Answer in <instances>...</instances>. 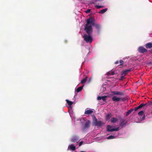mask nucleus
I'll return each instance as SVG.
<instances>
[{
  "label": "nucleus",
  "mask_w": 152,
  "mask_h": 152,
  "mask_svg": "<svg viewBox=\"0 0 152 152\" xmlns=\"http://www.w3.org/2000/svg\"><path fill=\"white\" fill-rule=\"evenodd\" d=\"M127 123V121L124 118H121L120 121V125L123 127Z\"/></svg>",
  "instance_id": "nucleus-10"
},
{
  "label": "nucleus",
  "mask_w": 152,
  "mask_h": 152,
  "mask_svg": "<svg viewBox=\"0 0 152 152\" xmlns=\"http://www.w3.org/2000/svg\"><path fill=\"white\" fill-rule=\"evenodd\" d=\"M106 129L107 130L108 132H117L119 130V127L115 128L113 126L110 125H108L107 126Z\"/></svg>",
  "instance_id": "nucleus-5"
},
{
  "label": "nucleus",
  "mask_w": 152,
  "mask_h": 152,
  "mask_svg": "<svg viewBox=\"0 0 152 152\" xmlns=\"http://www.w3.org/2000/svg\"><path fill=\"white\" fill-rule=\"evenodd\" d=\"M115 133L114 135H111L108 136L107 137V139L110 140L115 138L118 136V135L119 134V133L118 132H115Z\"/></svg>",
  "instance_id": "nucleus-12"
},
{
  "label": "nucleus",
  "mask_w": 152,
  "mask_h": 152,
  "mask_svg": "<svg viewBox=\"0 0 152 152\" xmlns=\"http://www.w3.org/2000/svg\"><path fill=\"white\" fill-rule=\"evenodd\" d=\"M95 7L97 9H99L100 8H102L103 7V6H100V5H96L95 6Z\"/></svg>",
  "instance_id": "nucleus-29"
},
{
  "label": "nucleus",
  "mask_w": 152,
  "mask_h": 152,
  "mask_svg": "<svg viewBox=\"0 0 152 152\" xmlns=\"http://www.w3.org/2000/svg\"><path fill=\"white\" fill-rule=\"evenodd\" d=\"M139 48H143V47H139Z\"/></svg>",
  "instance_id": "nucleus-38"
},
{
  "label": "nucleus",
  "mask_w": 152,
  "mask_h": 152,
  "mask_svg": "<svg viewBox=\"0 0 152 152\" xmlns=\"http://www.w3.org/2000/svg\"><path fill=\"white\" fill-rule=\"evenodd\" d=\"M121 75V77L119 79L120 80H123V79H124L125 78V76H124V75Z\"/></svg>",
  "instance_id": "nucleus-30"
},
{
  "label": "nucleus",
  "mask_w": 152,
  "mask_h": 152,
  "mask_svg": "<svg viewBox=\"0 0 152 152\" xmlns=\"http://www.w3.org/2000/svg\"><path fill=\"white\" fill-rule=\"evenodd\" d=\"M94 25H93L92 24H91V26H95V28L97 29V31H96V32L98 34H99L100 33V26L98 24H95L94 23Z\"/></svg>",
  "instance_id": "nucleus-13"
},
{
  "label": "nucleus",
  "mask_w": 152,
  "mask_h": 152,
  "mask_svg": "<svg viewBox=\"0 0 152 152\" xmlns=\"http://www.w3.org/2000/svg\"><path fill=\"white\" fill-rule=\"evenodd\" d=\"M67 103L68 104V108L72 107V105L74 103V102L69 101L67 99L66 100Z\"/></svg>",
  "instance_id": "nucleus-16"
},
{
  "label": "nucleus",
  "mask_w": 152,
  "mask_h": 152,
  "mask_svg": "<svg viewBox=\"0 0 152 152\" xmlns=\"http://www.w3.org/2000/svg\"><path fill=\"white\" fill-rule=\"evenodd\" d=\"M107 96H102L101 97V99H102L103 101H105L106 100V98Z\"/></svg>",
  "instance_id": "nucleus-28"
},
{
  "label": "nucleus",
  "mask_w": 152,
  "mask_h": 152,
  "mask_svg": "<svg viewBox=\"0 0 152 152\" xmlns=\"http://www.w3.org/2000/svg\"><path fill=\"white\" fill-rule=\"evenodd\" d=\"M93 109H91L90 108H87L85 109L84 114L86 115H89L92 114L93 111Z\"/></svg>",
  "instance_id": "nucleus-14"
},
{
  "label": "nucleus",
  "mask_w": 152,
  "mask_h": 152,
  "mask_svg": "<svg viewBox=\"0 0 152 152\" xmlns=\"http://www.w3.org/2000/svg\"><path fill=\"white\" fill-rule=\"evenodd\" d=\"M116 73L113 70H112L111 71H110L107 73V74L108 75L107 77L110 78V79L108 80L109 81H111L113 83L114 82H116V80L117 79L116 78H114L111 77V75H113Z\"/></svg>",
  "instance_id": "nucleus-4"
},
{
  "label": "nucleus",
  "mask_w": 152,
  "mask_h": 152,
  "mask_svg": "<svg viewBox=\"0 0 152 152\" xmlns=\"http://www.w3.org/2000/svg\"><path fill=\"white\" fill-rule=\"evenodd\" d=\"M140 108H139V107L138 106V107H136L135 108L134 110H135V111H136V110H138V109H139Z\"/></svg>",
  "instance_id": "nucleus-34"
},
{
  "label": "nucleus",
  "mask_w": 152,
  "mask_h": 152,
  "mask_svg": "<svg viewBox=\"0 0 152 152\" xmlns=\"http://www.w3.org/2000/svg\"><path fill=\"white\" fill-rule=\"evenodd\" d=\"M119 63V61H116L115 63V64H118Z\"/></svg>",
  "instance_id": "nucleus-37"
},
{
  "label": "nucleus",
  "mask_w": 152,
  "mask_h": 152,
  "mask_svg": "<svg viewBox=\"0 0 152 152\" xmlns=\"http://www.w3.org/2000/svg\"><path fill=\"white\" fill-rule=\"evenodd\" d=\"M147 104V106L148 105H152V102H148Z\"/></svg>",
  "instance_id": "nucleus-31"
},
{
  "label": "nucleus",
  "mask_w": 152,
  "mask_h": 152,
  "mask_svg": "<svg viewBox=\"0 0 152 152\" xmlns=\"http://www.w3.org/2000/svg\"><path fill=\"white\" fill-rule=\"evenodd\" d=\"M93 124L94 126L99 127L104 124V123L103 122L100 121H98L96 118L94 116V121L93 122Z\"/></svg>",
  "instance_id": "nucleus-6"
},
{
  "label": "nucleus",
  "mask_w": 152,
  "mask_h": 152,
  "mask_svg": "<svg viewBox=\"0 0 152 152\" xmlns=\"http://www.w3.org/2000/svg\"><path fill=\"white\" fill-rule=\"evenodd\" d=\"M123 94V93L122 92L115 91H111L110 94L108 96L109 97H112V99L113 101L118 102L124 101L125 100V98L124 97H118L115 95H122Z\"/></svg>",
  "instance_id": "nucleus-2"
},
{
  "label": "nucleus",
  "mask_w": 152,
  "mask_h": 152,
  "mask_svg": "<svg viewBox=\"0 0 152 152\" xmlns=\"http://www.w3.org/2000/svg\"><path fill=\"white\" fill-rule=\"evenodd\" d=\"M83 142V141H81V142H80L79 143V146H80L82 144Z\"/></svg>",
  "instance_id": "nucleus-33"
},
{
  "label": "nucleus",
  "mask_w": 152,
  "mask_h": 152,
  "mask_svg": "<svg viewBox=\"0 0 152 152\" xmlns=\"http://www.w3.org/2000/svg\"><path fill=\"white\" fill-rule=\"evenodd\" d=\"M144 106H145L146 107L147 106V103L145 104H142L140 105L138 107L140 108Z\"/></svg>",
  "instance_id": "nucleus-24"
},
{
  "label": "nucleus",
  "mask_w": 152,
  "mask_h": 152,
  "mask_svg": "<svg viewBox=\"0 0 152 152\" xmlns=\"http://www.w3.org/2000/svg\"><path fill=\"white\" fill-rule=\"evenodd\" d=\"M126 59L130 58L129 56L126 57V58H124L123 59V60H120V65L121 66H122L123 65L124 61V60L125 61V59Z\"/></svg>",
  "instance_id": "nucleus-18"
},
{
  "label": "nucleus",
  "mask_w": 152,
  "mask_h": 152,
  "mask_svg": "<svg viewBox=\"0 0 152 152\" xmlns=\"http://www.w3.org/2000/svg\"><path fill=\"white\" fill-rule=\"evenodd\" d=\"M68 109V112L72 118V122L74 123V124L75 125L77 124L76 123H75L77 118H75L74 116H73L72 107L69 108Z\"/></svg>",
  "instance_id": "nucleus-7"
},
{
  "label": "nucleus",
  "mask_w": 152,
  "mask_h": 152,
  "mask_svg": "<svg viewBox=\"0 0 152 152\" xmlns=\"http://www.w3.org/2000/svg\"><path fill=\"white\" fill-rule=\"evenodd\" d=\"M76 149V146L73 144L69 145L68 148V150L74 151Z\"/></svg>",
  "instance_id": "nucleus-15"
},
{
  "label": "nucleus",
  "mask_w": 152,
  "mask_h": 152,
  "mask_svg": "<svg viewBox=\"0 0 152 152\" xmlns=\"http://www.w3.org/2000/svg\"><path fill=\"white\" fill-rule=\"evenodd\" d=\"M85 50L86 51V52H88V55H89V53L90 52V48H85Z\"/></svg>",
  "instance_id": "nucleus-26"
},
{
  "label": "nucleus",
  "mask_w": 152,
  "mask_h": 152,
  "mask_svg": "<svg viewBox=\"0 0 152 152\" xmlns=\"http://www.w3.org/2000/svg\"><path fill=\"white\" fill-rule=\"evenodd\" d=\"M111 116V113H108L106 115V119L107 120H109Z\"/></svg>",
  "instance_id": "nucleus-23"
},
{
  "label": "nucleus",
  "mask_w": 152,
  "mask_h": 152,
  "mask_svg": "<svg viewBox=\"0 0 152 152\" xmlns=\"http://www.w3.org/2000/svg\"><path fill=\"white\" fill-rule=\"evenodd\" d=\"M94 25L93 19L90 18L87 20L86 23L85 25L84 30L87 34L83 35L84 40L87 43H91L93 41V38L91 34H92L93 29L91 24Z\"/></svg>",
  "instance_id": "nucleus-1"
},
{
  "label": "nucleus",
  "mask_w": 152,
  "mask_h": 152,
  "mask_svg": "<svg viewBox=\"0 0 152 152\" xmlns=\"http://www.w3.org/2000/svg\"><path fill=\"white\" fill-rule=\"evenodd\" d=\"M138 51L141 53H144L147 51V50L145 48H138Z\"/></svg>",
  "instance_id": "nucleus-17"
},
{
  "label": "nucleus",
  "mask_w": 152,
  "mask_h": 152,
  "mask_svg": "<svg viewBox=\"0 0 152 152\" xmlns=\"http://www.w3.org/2000/svg\"><path fill=\"white\" fill-rule=\"evenodd\" d=\"M91 10L90 9H88L86 11V12L87 13H89L90 12Z\"/></svg>",
  "instance_id": "nucleus-32"
},
{
  "label": "nucleus",
  "mask_w": 152,
  "mask_h": 152,
  "mask_svg": "<svg viewBox=\"0 0 152 152\" xmlns=\"http://www.w3.org/2000/svg\"><path fill=\"white\" fill-rule=\"evenodd\" d=\"M104 86H103L102 88H103V91H105L106 89V88L105 87H104Z\"/></svg>",
  "instance_id": "nucleus-36"
},
{
  "label": "nucleus",
  "mask_w": 152,
  "mask_h": 152,
  "mask_svg": "<svg viewBox=\"0 0 152 152\" xmlns=\"http://www.w3.org/2000/svg\"><path fill=\"white\" fill-rule=\"evenodd\" d=\"M107 10V9L106 8L104 9H103L101 10L99 12V13H101L103 14L106 12Z\"/></svg>",
  "instance_id": "nucleus-21"
},
{
  "label": "nucleus",
  "mask_w": 152,
  "mask_h": 152,
  "mask_svg": "<svg viewBox=\"0 0 152 152\" xmlns=\"http://www.w3.org/2000/svg\"><path fill=\"white\" fill-rule=\"evenodd\" d=\"M80 140V138L77 136H73L70 139V141L72 142H78Z\"/></svg>",
  "instance_id": "nucleus-8"
},
{
  "label": "nucleus",
  "mask_w": 152,
  "mask_h": 152,
  "mask_svg": "<svg viewBox=\"0 0 152 152\" xmlns=\"http://www.w3.org/2000/svg\"><path fill=\"white\" fill-rule=\"evenodd\" d=\"M151 113H152V112H151Z\"/></svg>",
  "instance_id": "nucleus-39"
},
{
  "label": "nucleus",
  "mask_w": 152,
  "mask_h": 152,
  "mask_svg": "<svg viewBox=\"0 0 152 152\" xmlns=\"http://www.w3.org/2000/svg\"><path fill=\"white\" fill-rule=\"evenodd\" d=\"M140 117V120L142 121L144 120L145 118V115L144 114V111H141L138 113Z\"/></svg>",
  "instance_id": "nucleus-11"
},
{
  "label": "nucleus",
  "mask_w": 152,
  "mask_h": 152,
  "mask_svg": "<svg viewBox=\"0 0 152 152\" xmlns=\"http://www.w3.org/2000/svg\"><path fill=\"white\" fill-rule=\"evenodd\" d=\"M132 68H130L129 69H126L123 70L121 73V75L126 76L129 72L132 70Z\"/></svg>",
  "instance_id": "nucleus-9"
},
{
  "label": "nucleus",
  "mask_w": 152,
  "mask_h": 152,
  "mask_svg": "<svg viewBox=\"0 0 152 152\" xmlns=\"http://www.w3.org/2000/svg\"><path fill=\"white\" fill-rule=\"evenodd\" d=\"M133 110L132 109H130L128 110L126 113V116H128L132 112Z\"/></svg>",
  "instance_id": "nucleus-25"
},
{
  "label": "nucleus",
  "mask_w": 152,
  "mask_h": 152,
  "mask_svg": "<svg viewBox=\"0 0 152 152\" xmlns=\"http://www.w3.org/2000/svg\"><path fill=\"white\" fill-rule=\"evenodd\" d=\"M86 80H87V79H86V78H85L81 80V83L82 84L84 83H86Z\"/></svg>",
  "instance_id": "nucleus-27"
},
{
  "label": "nucleus",
  "mask_w": 152,
  "mask_h": 152,
  "mask_svg": "<svg viewBox=\"0 0 152 152\" xmlns=\"http://www.w3.org/2000/svg\"><path fill=\"white\" fill-rule=\"evenodd\" d=\"M118 121V118H112L110 119L111 122L112 123H115L117 122Z\"/></svg>",
  "instance_id": "nucleus-19"
},
{
  "label": "nucleus",
  "mask_w": 152,
  "mask_h": 152,
  "mask_svg": "<svg viewBox=\"0 0 152 152\" xmlns=\"http://www.w3.org/2000/svg\"><path fill=\"white\" fill-rule=\"evenodd\" d=\"M101 97H102V96H98L97 97V99H98V100H101Z\"/></svg>",
  "instance_id": "nucleus-35"
},
{
  "label": "nucleus",
  "mask_w": 152,
  "mask_h": 152,
  "mask_svg": "<svg viewBox=\"0 0 152 152\" xmlns=\"http://www.w3.org/2000/svg\"><path fill=\"white\" fill-rule=\"evenodd\" d=\"M84 85H83L79 88H77L76 89V88H75V91H76L77 92H80L83 88Z\"/></svg>",
  "instance_id": "nucleus-20"
},
{
  "label": "nucleus",
  "mask_w": 152,
  "mask_h": 152,
  "mask_svg": "<svg viewBox=\"0 0 152 152\" xmlns=\"http://www.w3.org/2000/svg\"><path fill=\"white\" fill-rule=\"evenodd\" d=\"M146 48H152V43L149 42L146 44L145 46Z\"/></svg>",
  "instance_id": "nucleus-22"
},
{
  "label": "nucleus",
  "mask_w": 152,
  "mask_h": 152,
  "mask_svg": "<svg viewBox=\"0 0 152 152\" xmlns=\"http://www.w3.org/2000/svg\"><path fill=\"white\" fill-rule=\"evenodd\" d=\"M80 121L81 124L82 126V130L83 131L89 129L91 124V121L90 120L86 119L84 118H77L75 123H77L76 121ZM76 125V124H75Z\"/></svg>",
  "instance_id": "nucleus-3"
}]
</instances>
